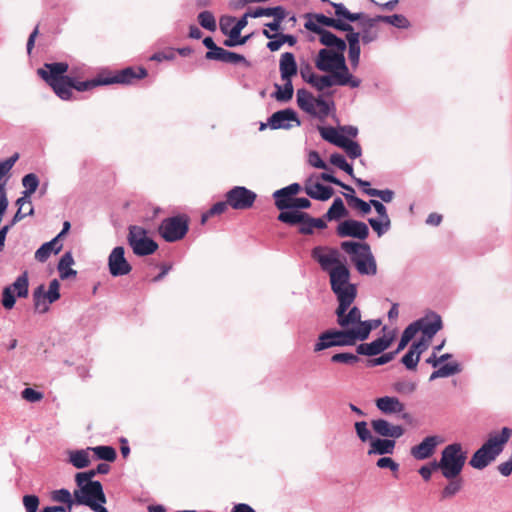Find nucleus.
Masks as SVG:
<instances>
[{
  "label": "nucleus",
  "mask_w": 512,
  "mask_h": 512,
  "mask_svg": "<svg viewBox=\"0 0 512 512\" xmlns=\"http://www.w3.org/2000/svg\"><path fill=\"white\" fill-rule=\"evenodd\" d=\"M511 436L512 429L508 427H503L500 433H491L487 441L472 455L469 464L475 469H484L502 453Z\"/></svg>",
  "instance_id": "1"
},
{
  "label": "nucleus",
  "mask_w": 512,
  "mask_h": 512,
  "mask_svg": "<svg viewBox=\"0 0 512 512\" xmlns=\"http://www.w3.org/2000/svg\"><path fill=\"white\" fill-rule=\"evenodd\" d=\"M340 247L350 256L351 263L360 275H376L377 264L369 244L365 242L343 241Z\"/></svg>",
  "instance_id": "2"
},
{
  "label": "nucleus",
  "mask_w": 512,
  "mask_h": 512,
  "mask_svg": "<svg viewBox=\"0 0 512 512\" xmlns=\"http://www.w3.org/2000/svg\"><path fill=\"white\" fill-rule=\"evenodd\" d=\"M466 458L461 444L453 443L442 450L440 460L432 462V466L434 469H440L446 479H454L460 475Z\"/></svg>",
  "instance_id": "3"
},
{
  "label": "nucleus",
  "mask_w": 512,
  "mask_h": 512,
  "mask_svg": "<svg viewBox=\"0 0 512 512\" xmlns=\"http://www.w3.org/2000/svg\"><path fill=\"white\" fill-rule=\"evenodd\" d=\"M331 290L337 301L357 297V287L350 282V271L344 264H339L329 271Z\"/></svg>",
  "instance_id": "4"
},
{
  "label": "nucleus",
  "mask_w": 512,
  "mask_h": 512,
  "mask_svg": "<svg viewBox=\"0 0 512 512\" xmlns=\"http://www.w3.org/2000/svg\"><path fill=\"white\" fill-rule=\"evenodd\" d=\"M73 496L76 505L88 506L94 512L100 511L106 503L103 486L97 480L79 486L73 491Z\"/></svg>",
  "instance_id": "5"
},
{
  "label": "nucleus",
  "mask_w": 512,
  "mask_h": 512,
  "mask_svg": "<svg viewBox=\"0 0 512 512\" xmlns=\"http://www.w3.org/2000/svg\"><path fill=\"white\" fill-rule=\"evenodd\" d=\"M297 105L304 112L324 120L335 109L333 101H326L321 96L315 98L306 89H298L296 93Z\"/></svg>",
  "instance_id": "6"
},
{
  "label": "nucleus",
  "mask_w": 512,
  "mask_h": 512,
  "mask_svg": "<svg viewBox=\"0 0 512 512\" xmlns=\"http://www.w3.org/2000/svg\"><path fill=\"white\" fill-rule=\"evenodd\" d=\"M358 342L354 328L348 330L330 329L321 333L314 345V351L319 352L331 347L352 346Z\"/></svg>",
  "instance_id": "7"
},
{
  "label": "nucleus",
  "mask_w": 512,
  "mask_h": 512,
  "mask_svg": "<svg viewBox=\"0 0 512 512\" xmlns=\"http://www.w3.org/2000/svg\"><path fill=\"white\" fill-rule=\"evenodd\" d=\"M128 231L127 241L135 255H151L158 249V244L148 236V232L145 228L138 225H131Z\"/></svg>",
  "instance_id": "8"
},
{
  "label": "nucleus",
  "mask_w": 512,
  "mask_h": 512,
  "mask_svg": "<svg viewBox=\"0 0 512 512\" xmlns=\"http://www.w3.org/2000/svg\"><path fill=\"white\" fill-rule=\"evenodd\" d=\"M320 71L340 73L344 76L354 77L345 62L343 52H333L329 49H321L315 61Z\"/></svg>",
  "instance_id": "9"
},
{
  "label": "nucleus",
  "mask_w": 512,
  "mask_h": 512,
  "mask_svg": "<svg viewBox=\"0 0 512 512\" xmlns=\"http://www.w3.org/2000/svg\"><path fill=\"white\" fill-rule=\"evenodd\" d=\"M356 298H350L338 301V306L335 310L337 324L343 329L348 330L354 327H359L362 323L361 310L356 306H351Z\"/></svg>",
  "instance_id": "10"
},
{
  "label": "nucleus",
  "mask_w": 512,
  "mask_h": 512,
  "mask_svg": "<svg viewBox=\"0 0 512 512\" xmlns=\"http://www.w3.org/2000/svg\"><path fill=\"white\" fill-rule=\"evenodd\" d=\"M188 219L185 216L165 218L159 226V234L167 242H176L188 232Z\"/></svg>",
  "instance_id": "11"
},
{
  "label": "nucleus",
  "mask_w": 512,
  "mask_h": 512,
  "mask_svg": "<svg viewBox=\"0 0 512 512\" xmlns=\"http://www.w3.org/2000/svg\"><path fill=\"white\" fill-rule=\"evenodd\" d=\"M360 84L361 80L356 77L344 76L340 73H330L328 75H316L312 86L318 91H324L335 85L357 88Z\"/></svg>",
  "instance_id": "12"
},
{
  "label": "nucleus",
  "mask_w": 512,
  "mask_h": 512,
  "mask_svg": "<svg viewBox=\"0 0 512 512\" xmlns=\"http://www.w3.org/2000/svg\"><path fill=\"white\" fill-rule=\"evenodd\" d=\"M408 326L414 331L415 336L418 332H421L422 336L432 339L442 329L443 324L440 315L431 312Z\"/></svg>",
  "instance_id": "13"
},
{
  "label": "nucleus",
  "mask_w": 512,
  "mask_h": 512,
  "mask_svg": "<svg viewBox=\"0 0 512 512\" xmlns=\"http://www.w3.org/2000/svg\"><path fill=\"white\" fill-rule=\"evenodd\" d=\"M256 193L243 186H235L226 193V199L233 209L246 210L253 206Z\"/></svg>",
  "instance_id": "14"
},
{
  "label": "nucleus",
  "mask_w": 512,
  "mask_h": 512,
  "mask_svg": "<svg viewBox=\"0 0 512 512\" xmlns=\"http://www.w3.org/2000/svg\"><path fill=\"white\" fill-rule=\"evenodd\" d=\"M278 220L292 226L299 225V232L301 234L310 235L314 231L312 217L306 212L297 210L280 212Z\"/></svg>",
  "instance_id": "15"
},
{
  "label": "nucleus",
  "mask_w": 512,
  "mask_h": 512,
  "mask_svg": "<svg viewBox=\"0 0 512 512\" xmlns=\"http://www.w3.org/2000/svg\"><path fill=\"white\" fill-rule=\"evenodd\" d=\"M294 125L297 127L300 126L301 121L297 113L291 108L276 111L268 118V126L273 130H288Z\"/></svg>",
  "instance_id": "16"
},
{
  "label": "nucleus",
  "mask_w": 512,
  "mask_h": 512,
  "mask_svg": "<svg viewBox=\"0 0 512 512\" xmlns=\"http://www.w3.org/2000/svg\"><path fill=\"white\" fill-rule=\"evenodd\" d=\"M109 272L113 277L127 275L132 266L125 258V250L122 246L115 247L108 256Z\"/></svg>",
  "instance_id": "17"
},
{
  "label": "nucleus",
  "mask_w": 512,
  "mask_h": 512,
  "mask_svg": "<svg viewBox=\"0 0 512 512\" xmlns=\"http://www.w3.org/2000/svg\"><path fill=\"white\" fill-rule=\"evenodd\" d=\"M305 28L319 35L320 43L326 47L335 48L338 52H343L346 49V42L337 37L334 33L326 30L312 20L305 23Z\"/></svg>",
  "instance_id": "18"
},
{
  "label": "nucleus",
  "mask_w": 512,
  "mask_h": 512,
  "mask_svg": "<svg viewBox=\"0 0 512 512\" xmlns=\"http://www.w3.org/2000/svg\"><path fill=\"white\" fill-rule=\"evenodd\" d=\"M336 233L342 238L352 237L363 241L369 235V228L364 222L348 219L337 226Z\"/></svg>",
  "instance_id": "19"
},
{
  "label": "nucleus",
  "mask_w": 512,
  "mask_h": 512,
  "mask_svg": "<svg viewBox=\"0 0 512 512\" xmlns=\"http://www.w3.org/2000/svg\"><path fill=\"white\" fill-rule=\"evenodd\" d=\"M311 255L321 268L328 273L333 267L342 264L339 261V252L334 248L316 246L313 248Z\"/></svg>",
  "instance_id": "20"
},
{
  "label": "nucleus",
  "mask_w": 512,
  "mask_h": 512,
  "mask_svg": "<svg viewBox=\"0 0 512 512\" xmlns=\"http://www.w3.org/2000/svg\"><path fill=\"white\" fill-rule=\"evenodd\" d=\"M68 68L69 66L66 62L45 63L43 68L38 69V74L50 86L68 77L64 75Z\"/></svg>",
  "instance_id": "21"
},
{
  "label": "nucleus",
  "mask_w": 512,
  "mask_h": 512,
  "mask_svg": "<svg viewBox=\"0 0 512 512\" xmlns=\"http://www.w3.org/2000/svg\"><path fill=\"white\" fill-rule=\"evenodd\" d=\"M147 76L145 68L139 67L134 69L127 67L121 71H118L112 77H104L103 83L106 85L119 83V84H131L134 80L142 79Z\"/></svg>",
  "instance_id": "22"
},
{
  "label": "nucleus",
  "mask_w": 512,
  "mask_h": 512,
  "mask_svg": "<svg viewBox=\"0 0 512 512\" xmlns=\"http://www.w3.org/2000/svg\"><path fill=\"white\" fill-rule=\"evenodd\" d=\"M371 426L374 432L382 437L397 439L404 434V428L401 425H394L381 418L372 420Z\"/></svg>",
  "instance_id": "23"
},
{
  "label": "nucleus",
  "mask_w": 512,
  "mask_h": 512,
  "mask_svg": "<svg viewBox=\"0 0 512 512\" xmlns=\"http://www.w3.org/2000/svg\"><path fill=\"white\" fill-rule=\"evenodd\" d=\"M438 445L437 436H428L421 443L411 448V455L417 460H424L433 455Z\"/></svg>",
  "instance_id": "24"
},
{
  "label": "nucleus",
  "mask_w": 512,
  "mask_h": 512,
  "mask_svg": "<svg viewBox=\"0 0 512 512\" xmlns=\"http://www.w3.org/2000/svg\"><path fill=\"white\" fill-rule=\"evenodd\" d=\"M205 57L208 60H216V61H220L223 63H232V64L243 63L246 66H249V62L246 60V58L243 55L225 50L222 47H220L217 50V52H206Z\"/></svg>",
  "instance_id": "25"
},
{
  "label": "nucleus",
  "mask_w": 512,
  "mask_h": 512,
  "mask_svg": "<svg viewBox=\"0 0 512 512\" xmlns=\"http://www.w3.org/2000/svg\"><path fill=\"white\" fill-rule=\"evenodd\" d=\"M377 22H384L397 28L409 27V21L405 16L401 14H394L389 16L378 15L374 18H365L363 25L368 26L369 28H373Z\"/></svg>",
  "instance_id": "26"
},
{
  "label": "nucleus",
  "mask_w": 512,
  "mask_h": 512,
  "mask_svg": "<svg viewBox=\"0 0 512 512\" xmlns=\"http://www.w3.org/2000/svg\"><path fill=\"white\" fill-rule=\"evenodd\" d=\"M279 70L282 80H292V77L297 74L298 67L293 53L285 52L281 55Z\"/></svg>",
  "instance_id": "27"
},
{
  "label": "nucleus",
  "mask_w": 512,
  "mask_h": 512,
  "mask_svg": "<svg viewBox=\"0 0 512 512\" xmlns=\"http://www.w3.org/2000/svg\"><path fill=\"white\" fill-rule=\"evenodd\" d=\"M376 407L384 414H397L405 410V405L397 398L384 396L376 399Z\"/></svg>",
  "instance_id": "28"
},
{
  "label": "nucleus",
  "mask_w": 512,
  "mask_h": 512,
  "mask_svg": "<svg viewBox=\"0 0 512 512\" xmlns=\"http://www.w3.org/2000/svg\"><path fill=\"white\" fill-rule=\"evenodd\" d=\"M306 194L316 200L326 201L333 195V189L329 186H325L319 182L307 183L305 185Z\"/></svg>",
  "instance_id": "29"
},
{
  "label": "nucleus",
  "mask_w": 512,
  "mask_h": 512,
  "mask_svg": "<svg viewBox=\"0 0 512 512\" xmlns=\"http://www.w3.org/2000/svg\"><path fill=\"white\" fill-rule=\"evenodd\" d=\"M314 23L317 25H323L327 27H332L334 29L340 30V31H351L353 30V27L349 23H345L342 21L343 18L334 19L331 17H328L324 14H314L312 15Z\"/></svg>",
  "instance_id": "30"
},
{
  "label": "nucleus",
  "mask_w": 512,
  "mask_h": 512,
  "mask_svg": "<svg viewBox=\"0 0 512 512\" xmlns=\"http://www.w3.org/2000/svg\"><path fill=\"white\" fill-rule=\"evenodd\" d=\"M62 249V244L53 238L51 241L42 244L35 252V259L39 262H45L52 253L57 254Z\"/></svg>",
  "instance_id": "31"
},
{
  "label": "nucleus",
  "mask_w": 512,
  "mask_h": 512,
  "mask_svg": "<svg viewBox=\"0 0 512 512\" xmlns=\"http://www.w3.org/2000/svg\"><path fill=\"white\" fill-rule=\"evenodd\" d=\"M395 440L393 439H381L376 438L373 439L370 443L371 448L368 451V454H379V455H385V454H392L395 448Z\"/></svg>",
  "instance_id": "32"
},
{
  "label": "nucleus",
  "mask_w": 512,
  "mask_h": 512,
  "mask_svg": "<svg viewBox=\"0 0 512 512\" xmlns=\"http://www.w3.org/2000/svg\"><path fill=\"white\" fill-rule=\"evenodd\" d=\"M461 371L462 367L458 362L446 363L431 373L429 381H434L438 378L450 377L460 373Z\"/></svg>",
  "instance_id": "33"
},
{
  "label": "nucleus",
  "mask_w": 512,
  "mask_h": 512,
  "mask_svg": "<svg viewBox=\"0 0 512 512\" xmlns=\"http://www.w3.org/2000/svg\"><path fill=\"white\" fill-rule=\"evenodd\" d=\"M6 288H10V291L17 297L26 298L29 293V280L27 272L25 271L20 276H18L16 280L11 285L6 286Z\"/></svg>",
  "instance_id": "34"
},
{
  "label": "nucleus",
  "mask_w": 512,
  "mask_h": 512,
  "mask_svg": "<svg viewBox=\"0 0 512 512\" xmlns=\"http://www.w3.org/2000/svg\"><path fill=\"white\" fill-rule=\"evenodd\" d=\"M322 2L329 3L335 9V15L338 18H343L349 22H355L364 18V13H352L342 3H335L330 0H321Z\"/></svg>",
  "instance_id": "35"
},
{
  "label": "nucleus",
  "mask_w": 512,
  "mask_h": 512,
  "mask_svg": "<svg viewBox=\"0 0 512 512\" xmlns=\"http://www.w3.org/2000/svg\"><path fill=\"white\" fill-rule=\"evenodd\" d=\"M89 451H91L90 448L70 451L69 462L77 469L88 467L90 464Z\"/></svg>",
  "instance_id": "36"
},
{
  "label": "nucleus",
  "mask_w": 512,
  "mask_h": 512,
  "mask_svg": "<svg viewBox=\"0 0 512 512\" xmlns=\"http://www.w3.org/2000/svg\"><path fill=\"white\" fill-rule=\"evenodd\" d=\"M300 190L301 186L298 183H292L284 188L276 190L273 193L275 205L277 206V201L279 200H283L285 203H291L294 199L293 196L296 195Z\"/></svg>",
  "instance_id": "37"
},
{
  "label": "nucleus",
  "mask_w": 512,
  "mask_h": 512,
  "mask_svg": "<svg viewBox=\"0 0 512 512\" xmlns=\"http://www.w3.org/2000/svg\"><path fill=\"white\" fill-rule=\"evenodd\" d=\"M74 84L71 83V77L68 76L61 81H57L51 86L55 94L62 100H69L72 97V86Z\"/></svg>",
  "instance_id": "38"
},
{
  "label": "nucleus",
  "mask_w": 512,
  "mask_h": 512,
  "mask_svg": "<svg viewBox=\"0 0 512 512\" xmlns=\"http://www.w3.org/2000/svg\"><path fill=\"white\" fill-rule=\"evenodd\" d=\"M33 302H34V308L38 313L43 314L49 310V305L51 303H48V299L45 294L44 285L38 286L33 291Z\"/></svg>",
  "instance_id": "39"
},
{
  "label": "nucleus",
  "mask_w": 512,
  "mask_h": 512,
  "mask_svg": "<svg viewBox=\"0 0 512 512\" xmlns=\"http://www.w3.org/2000/svg\"><path fill=\"white\" fill-rule=\"evenodd\" d=\"M348 214L347 209L344 206V203L341 198L337 197L334 199L331 207L328 209L324 218L328 221L339 220L340 218L345 217Z\"/></svg>",
  "instance_id": "40"
},
{
  "label": "nucleus",
  "mask_w": 512,
  "mask_h": 512,
  "mask_svg": "<svg viewBox=\"0 0 512 512\" xmlns=\"http://www.w3.org/2000/svg\"><path fill=\"white\" fill-rule=\"evenodd\" d=\"M311 206V202L308 198L300 197L294 198L291 203H285L283 200L277 201V208L281 210V212L307 209Z\"/></svg>",
  "instance_id": "41"
},
{
  "label": "nucleus",
  "mask_w": 512,
  "mask_h": 512,
  "mask_svg": "<svg viewBox=\"0 0 512 512\" xmlns=\"http://www.w3.org/2000/svg\"><path fill=\"white\" fill-rule=\"evenodd\" d=\"M74 259L71 252H66L60 259L58 263V270L60 272V277L62 279H67L71 276L76 275V271L71 269L70 266L73 265Z\"/></svg>",
  "instance_id": "42"
},
{
  "label": "nucleus",
  "mask_w": 512,
  "mask_h": 512,
  "mask_svg": "<svg viewBox=\"0 0 512 512\" xmlns=\"http://www.w3.org/2000/svg\"><path fill=\"white\" fill-rule=\"evenodd\" d=\"M380 324V320L372 319L363 321L360 323L359 327H354L358 341L366 340L369 337L371 331L376 329Z\"/></svg>",
  "instance_id": "43"
},
{
  "label": "nucleus",
  "mask_w": 512,
  "mask_h": 512,
  "mask_svg": "<svg viewBox=\"0 0 512 512\" xmlns=\"http://www.w3.org/2000/svg\"><path fill=\"white\" fill-rule=\"evenodd\" d=\"M394 340L393 335H384L369 343L371 356L378 355L388 349Z\"/></svg>",
  "instance_id": "44"
},
{
  "label": "nucleus",
  "mask_w": 512,
  "mask_h": 512,
  "mask_svg": "<svg viewBox=\"0 0 512 512\" xmlns=\"http://www.w3.org/2000/svg\"><path fill=\"white\" fill-rule=\"evenodd\" d=\"M284 85L275 84L276 91L274 97L279 102H287L293 97V85L292 80H283Z\"/></svg>",
  "instance_id": "45"
},
{
  "label": "nucleus",
  "mask_w": 512,
  "mask_h": 512,
  "mask_svg": "<svg viewBox=\"0 0 512 512\" xmlns=\"http://www.w3.org/2000/svg\"><path fill=\"white\" fill-rule=\"evenodd\" d=\"M318 130L320 132V135L321 137L340 147V145L342 144V142L344 141V139L346 138L345 136L341 135L338 133V131L334 128V127H322V126H319L318 127Z\"/></svg>",
  "instance_id": "46"
},
{
  "label": "nucleus",
  "mask_w": 512,
  "mask_h": 512,
  "mask_svg": "<svg viewBox=\"0 0 512 512\" xmlns=\"http://www.w3.org/2000/svg\"><path fill=\"white\" fill-rule=\"evenodd\" d=\"M91 451L97 456L98 459L113 462L116 459V450L111 446H96L91 447Z\"/></svg>",
  "instance_id": "47"
},
{
  "label": "nucleus",
  "mask_w": 512,
  "mask_h": 512,
  "mask_svg": "<svg viewBox=\"0 0 512 512\" xmlns=\"http://www.w3.org/2000/svg\"><path fill=\"white\" fill-rule=\"evenodd\" d=\"M103 79H104V77H99V78L87 80V81H77L76 79L71 77V83L74 84L72 86V89H75L80 92L87 91L94 87H97L100 85H105L103 83Z\"/></svg>",
  "instance_id": "48"
},
{
  "label": "nucleus",
  "mask_w": 512,
  "mask_h": 512,
  "mask_svg": "<svg viewBox=\"0 0 512 512\" xmlns=\"http://www.w3.org/2000/svg\"><path fill=\"white\" fill-rule=\"evenodd\" d=\"M50 498L54 502L62 504H75L74 496L68 489L61 488L51 492Z\"/></svg>",
  "instance_id": "49"
},
{
  "label": "nucleus",
  "mask_w": 512,
  "mask_h": 512,
  "mask_svg": "<svg viewBox=\"0 0 512 512\" xmlns=\"http://www.w3.org/2000/svg\"><path fill=\"white\" fill-rule=\"evenodd\" d=\"M348 204L353 208L359 209L363 214H368L371 211V203L356 197L352 194H344Z\"/></svg>",
  "instance_id": "50"
},
{
  "label": "nucleus",
  "mask_w": 512,
  "mask_h": 512,
  "mask_svg": "<svg viewBox=\"0 0 512 512\" xmlns=\"http://www.w3.org/2000/svg\"><path fill=\"white\" fill-rule=\"evenodd\" d=\"M340 148L344 149L351 159H356L360 157L362 154V149L360 145L357 142L352 141L348 138L344 139V141L340 145Z\"/></svg>",
  "instance_id": "51"
},
{
  "label": "nucleus",
  "mask_w": 512,
  "mask_h": 512,
  "mask_svg": "<svg viewBox=\"0 0 512 512\" xmlns=\"http://www.w3.org/2000/svg\"><path fill=\"white\" fill-rule=\"evenodd\" d=\"M22 185L23 187L25 188V190L22 192V194H33L38 186H39V179L37 177L36 174L34 173H29V174H26L23 178H22Z\"/></svg>",
  "instance_id": "52"
},
{
  "label": "nucleus",
  "mask_w": 512,
  "mask_h": 512,
  "mask_svg": "<svg viewBox=\"0 0 512 512\" xmlns=\"http://www.w3.org/2000/svg\"><path fill=\"white\" fill-rule=\"evenodd\" d=\"M450 482L444 487L441 492L442 499L451 498L456 495L462 488V480L461 479H449Z\"/></svg>",
  "instance_id": "53"
},
{
  "label": "nucleus",
  "mask_w": 512,
  "mask_h": 512,
  "mask_svg": "<svg viewBox=\"0 0 512 512\" xmlns=\"http://www.w3.org/2000/svg\"><path fill=\"white\" fill-rule=\"evenodd\" d=\"M199 24L206 30L215 31L217 28L214 15L210 11H202L198 15Z\"/></svg>",
  "instance_id": "54"
},
{
  "label": "nucleus",
  "mask_w": 512,
  "mask_h": 512,
  "mask_svg": "<svg viewBox=\"0 0 512 512\" xmlns=\"http://www.w3.org/2000/svg\"><path fill=\"white\" fill-rule=\"evenodd\" d=\"M331 164L335 165L339 169L345 171L348 175L353 177V167L350 165L342 154L334 153L330 156Z\"/></svg>",
  "instance_id": "55"
},
{
  "label": "nucleus",
  "mask_w": 512,
  "mask_h": 512,
  "mask_svg": "<svg viewBox=\"0 0 512 512\" xmlns=\"http://www.w3.org/2000/svg\"><path fill=\"white\" fill-rule=\"evenodd\" d=\"M228 206L229 203L227 200L215 203L207 212L202 214L201 223L204 224L209 217L224 213Z\"/></svg>",
  "instance_id": "56"
},
{
  "label": "nucleus",
  "mask_w": 512,
  "mask_h": 512,
  "mask_svg": "<svg viewBox=\"0 0 512 512\" xmlns=\"http://www.w3.org/2000/svg\"><path fill=\"white\" fill-rule=\"evenodd\" d=\"M274 19L272 22L266 23L265 26L271 31H278L281 23L286 17L285 9L282 6H276V13L271 15Z\"/></svg>",
  "instance_id": "57"
},
{
  "label": "nucleus",
  "mask_w": 512,
  "mask_h": 512,
  "mask_svg": "<svg viewBox=\"0 0 512 512\" xmlns=\"http://www.w3.org/2000/svg\"><path fill=\"white\" fill-rule=\"evenodd\" d=\"M416 383L410 380H399L393 384V389L399 394L410 395L416 390Z\"/></svg>",
  "instance_id": "58"
},
{
  "label": "nucleus",
  "mask_w": 512,
  "mask_h": 512,
  "mask_svg": "<svg viewBox=\"0 0 512 512\" xmlns=\"http://www.w3.org/2000/svg\"><path fill=\"white\" fill-rule=\"evenodd\" d=\"M359 360L358 355L347 352L336 353L331 357V361L333 363H342L347 365H355Z\"/></svg>",
  "instance_id": "59"
},
{
  "label": "nucleus",
  "mask_w": 512,
  "mask_h": 512,
  "mask_svg": "<svg viewBox=\"0 0 512 512\" xmlns=\"http://www.w3.org/2000/svg\"><path fill=\"white\" fill-rule=\"evenodd\" d=\"M364 193L368 196L378 197L386 203L391 202L394 198V192L390 189L378 190L375 188H367L364 189Z\"/></svg>",
  "instance_id": "60"
},
{
  "label": "nucleus",
  "mask_w": 512,
  "mask_h": 512,
  "mask_svg": "<svg viewBox=\"0 0 512 512\" xmlns=\"http://www.w3.org/2000/svg\"><path fill=\"white\" fill-rule=\"evenodd\" d=\"M368 223L379 237L385 234L390 229L391 226L390 220H382L375 218H369Z\"/></svg>",
  "instance_id": "61"
},
{
  "label": "nucleus",
  "mask_w": 512,
  "mask_h": 512,
  "mask_svg": "<svg viewBox=\"0 0 512 512\" xmlns=\"http://www.w3.org/2000/svg\"><path fill=\"white\" fill-rule=\"evenodd\" d=\"M228 34H229V39H226L224 41V45L227 47L243 45L250 38V35L240 38L241 33L239 31L235 30L234 28H232Z\"/></svg>",
  "instance_id": "62"
},
{
  "label": "nucleus",
  "mask_w": 512,
  "mask_h": 512,
  "mask_svg": "<svg viewBox=\"0 0 512 512\" xmlns=\"http://www.w3.org/2000/svg\"><path fill=\"white\" fill-rule=\"evenodd\" d=\"M354 427H355V431H356L358 438L362 442H367V441L371 442L373 440L371 432L368 429L367 422H365V421L356 422Z\"/></svg>",
  "instance_id": "63"
},
{
  "label": "nucleus",
  "mask_w": 512,
  "mask_h": 512,
  "mask_svg": "<svg viewBox=\"0 0 512 512\" xmlns=\"http://www.w3.org/2000/svg\"><path fill=\"white\" fill-rule=\"evenodd\" d=\"M419 360L420 356L409 348L407 353L402 357L401 362L408 370H415Z\"/></svg>",
  "instance_id": "64"
}]
</instances>
